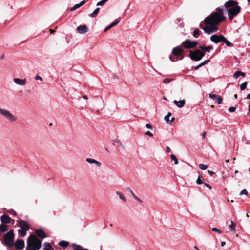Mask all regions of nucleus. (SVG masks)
I'll use <instances>...</instances> for the list:
<instances>
[{
	"instance_id": "1",
	"label": "nucleus",
	"mask_w": 250,
	"mask_h": 250,
	"mask_svg": "<svg viewBox=\"0 0 250 250\" xmlns=\"http://www.w3.org/2000/svg\"><path fill=\"white\" fill-rule=\"evenodd\" d=\"M225 18L223 16V10L222 8L218 7L216 11L212 13L210 15L206 18L204 20L206 26L203 30L206 33L210 34L218 31V25L224 21Z\"/></svg>"
},
{
	"instance_id": "2",
	"label": "nucleus",
	"mask_w": 250,
	"mask_h": 250,
	"mask_svg": "<svg viewBox=\"0 0 250 250\" xmlns=\"http://www.w3.org/2000/svg\"><path fill=\"white\" fill-rule=\"evenodd\" d=\"M226 8H229L228 10V17L229 20L233 19L240 11L241 7L238 5V3L235 1L229 0L225 3Z\"/></svg>"
},
{
	"instance_id": "3",
	"label": "nucleus",
	"mask_w": 250,
	"mask_h": 250,
	"mask_svg": "<svg viewBox=\"0 0 250 250\" xmlns=\"http://www.w3.org/2000/svg\"><path fill=\"white\" fill-rule=\"evenodd\" d=\"M15 235L13 230H10L4 236V240L5 245L9 247H12L14 245Z\"/></svg>"
},
{
	"instance_id": "4",
	"label": "nucleus",
	"mask_w": 250,
	"mask_h": 250,
	"mask_svg": "<svg viewBox=\"0 0 250 250\" xmlns=\"http://www.w3.org/2000/svg\"><path fill=\"white\" fill-rule=\"evenodd\" d=\"M189 57L194 61H199L205 56V53L199 49L189 51Z\"/></svg>"
},
{
	"instance_id": "5",
	"label": "nucleus",
	"mask_w": 250,
	"mask_h": 250,
	"mask_svg": "<svg viewBox=\"0 0 250 250\" xmlns=\"http://www.w3.org/2000/svg\"><path fill=\"white\" fill-rule=\"evenodd\" d=\"M27 241H29L30 245L34 248V249L38 250L41 248L42 241L38 239L34 235H30Z\"/></svg>"
},
{
	"instance_id": "6",
	"label": "nucleus",
	"mask_w": 250,
	"mask_h": 250,
	"mask_svg": "<svg viewBox=\"0 0 250 250\" xmlns=\"http://www.w3.org/2000/svg\"><path fill=\"white\" fill-rule=\"evenodd\" d=\"M0 114L10 122H14L17 120V117L5 109L0 107Z\"/></svg>"
},
{
	"instance_id": "7",
	"label": "nucleus",
	"mask_w": 250,
	"mask_h": 250,
	"mask_svg": "<svg viewBox=\"0 0 250 250\" xmlns=\"http://www.w3.org/2000/svg\"><path fill=\"white\" fill-rule=\"evenodd\" d=\"M184 52V50L181 49L179 46H176L173 48L172 50V53L173 55L176 56V57L174 58L171 56H169V59L172 62H174L177 61L179 59L177 58V57L180 56L183 54Z\"/></svg>"
},
{
	"instance_id": "8",
	"label": "nucleus",
	"mask_w": 250,
	"mask_h": 250,
	"mask_svg": "<svg viewBox=\"0 0 250 250\" xmlns=\"http://www.w3.org/2000/svg\"><path fill=\"white\" fill-rule=\"evenodd\" d=\"M198 44V42L197 41L187 39L182 42V45L187 49H191L195 48Z\"/></svg>"
},
{
	"instance_id": "9",
	"label": "nucleus",
	"mask_w": 250,
	"mask_h": 250,
	"mask_svg": "<svg viewBox=\"0 0 250 250\" xmlns=\"http://www.w3.org/2000/svg\"><path fill=\"white\" fill-rule=\"evenodd\" d=\"M210 39L212 42L217 44L223 42V39H224V36L221 34L213 35L210 37Z\"/></svg>"
},
{
	"instance_id": "10",
	"label": "nucleus",
	"mask_w": 250,
	"mask_h": 250,
	"mask_svg": "<svg viewBox=\"0 0 250 250\" xmlns=\"http://www.w3.org/2000/svg\"><path fill=\"white\" fill-rule=\"evenodd\" d=\"M19 227L25 231H28L30 229V226L24 220H21L19 223Z\"/></svg>"
},
{
	"instance_id": "11",
	"label": "nucleus",
	"mask_w": 250,
	"mask_h": 250,
	"mask_svg": "<svg viewBox=\"0 0 250 250\" xmlns=\"http://www.w3.org/2000/svg\"><path fill=\"white\" fill-rule=\"evenodd\" d=\"M14 246L17 250H22L25 246L24 241L22 239H18L14 243Z\"/></svg>"
},
{
	"instance_id": "12",
	"label": "nucleus",
	"mask_w": 250,
	"mask_h": 250,
	"mask_svg": "<svg viewBox=\"0 0 250 250\" xmlns=\"http://www.w3.org/2000/svg\"><path fill=\"white\" fill-rule=\"evenodd\" d=\"M209 97L214 100L217 104H220L222 102V98L214 94H209Z\"/></svg>"
},
{
	"instance_id": "13",
	"label": "nucleus",
	"mask_w": 250,
	"mask_h": 250,
	"mask_svg": "<svg viewBox=\"0 0 250 250\" xmlns=\"http://www.w3.org/2000/svg\"><path fill=\"white\" fill-rule=\"evenodd\" d=\"M36 235L40 238L44 239L46 237L45 232L42 229H36L35 231Z\"/></svg>"
},
{
	"instance_id": "14",
	"label": "nucleus",
	"mask_w": 250,
	"mask_h": 250,
	"mask_svg": "<svg viewBox=\"0 0 250 250\" xmlns=\"http://www.w3.org/2000/svg\"><path fill=\"white\" fill-rule=\"evenodd\" d=\"M14 82L18 85L23 86L26 84V80L21 79L20 78H15L13 79Z\"/></svg>"
},
{
	"instance_id": "15",
	"label": "nucleus",
	"mask_w": 250,
	"mask_h": 250,
	"mask_svg": "<svg viewBox=\"0 0 250 250\" xmlns=\"http://www.w3.org/2000/svg\"><path fill=\"white\" fill-rule=\"evenodd\" d=\"M77 30L80 34H84L88 31V28L86 25H80L77 27Z\"/></svg>"
},
{
	"instance_id": "16",
	"label": "nucleus",
	"mask_w": 250,
	"mask_h": 250,
	"mask_svg": "<svg viewBox=\"0 0 250 250\" xmlns=\"http://www.w3.org/2000/svg\"><path fill=\"white\" fill-rule=\"evenodd\" d=\"M11 218L6 215H3L1 216L0 220L3 224H9L11 221Z\"/></svg>"
},
{
	"instance_id": "17",
	"label": "nucleus",
	"mask_w": 250,
	"mask_h": 250,
	"mask_svg": "<svg viewBox=\"0 0 250 250\" xmlns=\"http://www.w3.org/2000/svg\"><path fill=\"white\" fill-rule=\"evenodd\" d=\"M86 161L90 164H95L97 167H100L101 166V162L92 158H87L85 159Z\"/></svg>"
},
{
	"instance_id": "18",
	"label": "nucleus",
	"mask_w": 250,
	"mask_h": 250,
	"mask_svg": "<svg viewBox=\"0 0 250 250\" xmlns=\"http://www.w3.org/2000/svg\"><path fill=\"white\" fill-rule=\"evenodd\" d=\"M173 103L179 108H182L184 107L185 104V101L184 100H180L179 101L174 100Z\"/></svg>"
},
{
	"instance_id": "19",
	"label": "nucleus",
	"mask_w": 250,
	"mask_h": 250,
	"mask_svg": "<svg viewBox=\"0 0 250 250\" xmlns=\"http://www.w3.org/2000/svg\"><path fill=\"white\" fill-rule=\"evenodd\" d=\"M199 48L201 49L203 52L204 51H207L209 52L211 50L213 49V47L211 45L208 46H205L203 45H200L199 46Z\"/></svg>"
},
{
	"instance_id": "20",
	"label": "nucleus",
	"mask_w": 250,
	"mask_h": 250,
	"mask_svg": "<svg viewBox=\"0 0 250 250\" xmlns=\"http://www.w3.org/2000/svg\"><path fill=\"white\" fill-rule=\"evenodd\" d=\"M119 21H117V20L115 21L112 23L111 24H110L109 26H107L104 30V32H106L109 29L111 28L112 27H114V26L116 25L119 22Z\"/></svg>"
},
{
	"instance_id": "21",
	"label": "nucleus",
	"mask_w": 250,
	"mask_h": 250,
	"mask_svg": "<svg viewBox=\"0 0 250 250\" xmlns=\"http://www.w3.org/2000/svg\"><path fill=\"white\" fill-rule=\"evenodd\" d=\"M210 60H207L204 61L203 62L200 63L199 65H198L195 67H194V69L196 70H198L199 68H200V67H202L203 66L208 63L209 62H210Z\"/></svg>"
},
{
	"instance_id": "22",
	"label": "nucleus",
	"mask_w": 250,
	"mask_h": 250,
	"mask_svg": "<svg viewBox=\"0 0 250 250\" xmlns=\"http://www.w3.org/2000/svg\"><path fill=\"white\" fill-rule=\"evenodd\" d=\"M242 76V77H245L246 75L245 73L244 72H242L241 71H237L235 72V73L233 75V77L235 79H237L239 76Z\"/></svg>"
},
{
	"instance_id": "23",
	"label": "nucleus",
	"mask_w": 250,
	"mask_h": 250,
	"mask_svg": "<svg viewBox=\"0 0 250 250\" xmlns=\"http://www.w3.org/2000/svg\"><path fill=\"white\" fill-rule=\"evenodd\" d=\"M100 10V8H99V7L96 8L94 10V11L92 13L90 14L89 15V16L90 17H92V18L96 17L97 16V14H98V13L99 12Z\"/></svg>"
},
{
	"instance_id": "24",
	"label": "nucleus",
	"mask_w": 250,
	"mask_h": 250,
	"mask_svg": "<svg viewBox=\"0 0 250 250\" xmlns=\"http://www.w3.org/2000/svg\"><path fill=\"white\" fill-rule=\"evenodd\" d=\"M7 231V226L6 225L2 223L0 225V231L2 233H4Z\"/></svg>"
},
{
	"instance_id": "25",
	"label": "nucleus",
	"mask_w": 250,
	"mask_h": 250,
	"mask_svg": "<svg viewBox=\"0 0 250 250\" xmlns=\"http://www.w3.org/2000/svg\"><path fill=\"white\" fill-rule=\"evenodd\" d=\"M43 250H53V249L49 243L46 242L44 244Z\"/></svg>"
},
{
	"instance_id": "26",
	"label": "nucleus",
	"mask_w": 250,
	"mask_h": 250,
	"mask_svg": "<svg viewBox=\"0 0 250 250\" xmlns=\"http://www.w3.org/2000/svg\"><path fill=\"white\" fill-rule=\"evenodd\" d=\"M116 194L119 196V198L121 200L123 201L124 202H126V199L125 197L123 194V193L120 191H117L116 192Z\"/></svg>"
},
{
	"instance_id": "27",
	"label": "nucleus",
	"mask_w": 250,
	"mask_h": 250,
	"mask_svg": "<svg viewBox=\"0 0 250 250\" xmlns=\"http://www.w3.org/2000/svg\"><path fill=\"white\" fill-rule=\"evenodd\" d=\"M127 190H128L130 193V194H131V195L133 197V198L134 199H135L136 200H137V201L140 202H142V201L138 197H137L135 194L134 193H133V192L132 191V190L129 188H127L126 189Z\"/></svg>"
},
{
	"instance_id": "28",
	"label": "nucleus",
	"mask_w": 250,
	"mask_h": 250,
	"mask_svg": "<svg viewBox=\"0 0 250 250\" xmlns=\"http://www.w3.org/2000/svg\"><path fill=\"white\" fill-rule=\"evenodd\" d=\"M72 249L74 250H83V248L80 245H77L75 243L72 244Z\"/></svg>"
},
{
	"instance_id": "29",
	"label": "nucleus",
	"mask_w": 250,
	"mask_h": 250,
	"mask_svg": "<svg viewBox=\"0 0 250 250\" xmlns=\"http://www.w3.org/2000/svg\"><path fill=\"white\" fill-rule=\"evenodd\" d=\"M69 244L68 242L62 240L59 243V245L62 247H66L69 245Z\"/></svg>"
},
{
	"instance_id": "30",
	"label": "nucleus",
	"mask_w": 250,
	"mask_h": 250,
	"mask_svg": "<svg viewBox=\"0 0 250 250\" xmlns=\"http://www.w3.org/2000/svg\"><path fill=\"white\" fill-rule=\"evenodd\" d=\"M26 231H25V230H24L23 229H19L18 231V234L20 236H21L22 237H24V236H25L26 235V234H27L26 233Z\"/></svg>"
},
{
	"instance_id": "31",
	"label": "nucleus",
	"mask_w": 250,
	"mask_h": 250,
	"mask_svg": "<svg viewBox=\"0 0 250 250\" xmlns=\"http://www.w3.org/2000/svg\"><path fill=\"white\" fill-rule=\"evenodd\" d=\"M223 42H224L227 46L230 47L233 45V44L229 41L227 40L224 36Z\"/></svg>"
},
{
	"instance_id": "32",
	"label": "nucleus",
	"mask_w": 250,
	"mask_h": 250,
	"mask_svg": "<svg viewBox=\"0 0 250 250\" xmlns=\"http://www.w3.org/2000/svg\"><path fill=\"white\" fill-rule=\"evenodd\" d=\"M193 36L194 38H198L200 36V30L198 29H196L193 33Z\"/></svg>"
},
{
	"instance_id": "33",
	"label": "nucleus",
	"mask_w": 250,
	"mask_h": 250,
	"mask_svg": "<svg viewBox=\"0 0 250 250\" xmlns=\"http://www.w3.org/2000/svg\"><path fill=\"white\" fill-rule=\"evenodd\" d=\"M114 142L117 144L118 146L120 147H121L122 149H125V146L119 140H115Z\"/></svg>"
},
{
	"instance_id": "34",
	"label": "nucleus",
	"mask_w": 250,
	"mask_h": 250,
	"mask_svg": "<svg viewBox=\"0 0 250 250\" xmlns=\"http://www.w3.org/2000/svg\"><path fill=\"white\" fill-rule=\"evenodd\" d=\"M26 250H37L36 249H34V248L32 247L29 241H27V246L26 248Z\"/></svg>"
},
{
	"instance_id": "35",
	"label": "nucleus",
	"mask_w": 250,
	"mask_h": 250,
	"mask_svg": "<svg viewBox=\"0 0 250 250\" xmlns=\"http://www.w3.org/2000/svg\"><path fill=\"white\" fill-rule=\"evenodd\" d=\"M199 167L201 170H205L208 168V166L207 165L200 164L199 165Z\"/></svg>"
},
{
	"instance_id": "36",
	"label": "nucleus",
	"mask_w": 250,
	"mask_h": 250,
	"mask_svg": "<svg viewBox=\"0 0 250 250\" xmlns=\"http://www.w3.org/2000/svg\"><path fill=\"white\" fill-rule=\"evenodd\" d=\"M236 227V223L233 221L231 222V225L229 226V229L231 231H234Z\"/></svg>"
},
{
	"instance_id": "37",
	"label": "nucleus",
	"mask_w": 250,
	"mask_h": 250,
	"mask_svg": "<svg viewBox=\"0 0 250 250\" xmlns=\"http://www.w3.org/2000/svg\"><path fill=\"white\" fill-rule=\"evenodd\" d=\"M109 0H102L97 3V6H103Z\"/></svg>"
},
{
	"instance_id": "38",
	"label": "nucleus",
	"mask_w": 250,
	"mask_h": 250,
	"mask_svg": "<svg viewBox=\"0 0 250 250\" xmlns=\"http://www.w3.org/2000/svg\"><path fill=\"white\" fill-rule=\"evenodd\" d=\"M247 85V82H244L240 85V89L241 90H244L246 88Z\"/></svg>"
},
{
	"instance_id": "39",
	"label": "nucleus",
	"mask_w": 250,
	"mask_h": 250,
	"mask_svg": "<svg viewBox=\"0 0 250 250\" xmlns=\"http://www.w3.org/2000/svg\"><path fill=\"white\" fill-rule=\"evenodd\" d=\"M170 156H171V159L174 161V164L175 165L178 164V159H177L176 156L174 154H171Z\"/></svg>"
},
{
	"instance_id": "40",
	"label": "nucleus",
	"mask_w": 250,
	"mask_h": 250,
	"mask_svg": "<svg viewBox=\"0 0 250 250\" xmlns=\"http://www.w3.org/2000/svg\"><path fill=\"white\" fill-rule=\"evenodd\" d=\"M171 113L168 112L167 114L165 117L164 119L166 122L168 123L169 121V117L171 116Z\"/></svg>"
},
{
	"instance_id": "41",
	"label": "nucleus",
	"mask_w": 250,
	"mask_h": 250,
	"mask_svg": "<svg viewBox=\"0 0 250 250\" xmlns=\"http://www.w3.org/2000/svg\"><path fill=\"white\" fill-rule=\"evenodd\" d=\"M173 81V79L166 78V79H164L163 83L167 84V83H168Z\"/></svg>"
},
{
	"instance_id": "42",
	"label": "nucleus",
	"mask_w": 250,
	"mask_h": 250,
	"mask_svg": "<svg viewBox=\"0 0 250 250\" xmlns=\"http://www.w3.org/2000/svg\"><path fill=\"white\" fill-rule=\"evenodd\" d=\"M79 7H80L79 4H76L74 6L71 7L70 10L71 11H73L79 8Z\"/></svg>"
},
{
	"instance_id": "43",
	"label": "nucleus",
	"mask_w": 250,
	"mask_h": 250,
	"mask_svg": "<svg viewBox=\"0 0 250 250\" xmlns=\"http://www.w3.org/2000/svg\"><path fill=\"white\" fill-rule=\"evenodd\" d=\"M212 230L213 231H214V232H216L219 234H221V231L219 229H218L217 228H212Z\"/></svg>"
},
{
	"instance_id": "44",
	"label": "nucleus",
	"mask_w": 250,
	"mask_h": 250,
	"mask_svg": "<svg viewBox=\"0 0 250 250\" xmlns=\"http://www.w3.org/2000/svg\"><path fill=\"white\" fill-rule=\"evenodd\" d=\"M196 183L198 185H200V184H203V181L201 180L200 176H198V177L196 180Z\"/></svg>"
},
{
	"instance_id": "45",
	"label": "nucleus",
	"mask_w": 250,
	"mask_h": 250,
	"mask_svg": "<svg viewBox=\"0 0 250 250\" xmlns=\"http://www.w3.org/2000/svg\"><path fill=\"white\" fill-rule=\"evenodd\" d=\"M248 194V191H247L246 189H243L242 190L241 192L240 193V195H247Z\"/></svg>"
},
{
	"instance_id": "46",
	"label": "nucleus",
	"mask_w": 250,
	"mask_h": 250,
	"mask_svg": "<svg viewBox=\"0 0 250 250\" xmlns=\"http://www.w3.org/2000/svg\"><path fill=\"white\" fill-rule=\"evenodd\" d=\"M236 107H230L229 109V111L230 112H233L235 111Z\"/></svg>"
},
{
	"instance_id": "47",
	"label": "nucleus",
	"mask_w": 250,
	"mask_h": 250,
	"mask_svg": "<svg viewBox=\"0 0 250 250\" xmlns=\"http://www.w3.org/2000/svg\"><path fill=\"white\" fill-rule=\"evenodd\" d=\"M146 127L151 130L153 129L152 126L149 123H147L146 124Z\"/></svg>"
},
{
	"instance_id": "48",
	"label": "nucleus",
	"mask_w": 250,
	"mask_h": 250,
	"mask_svg": "<svg viewBox=\"0 0 250 250\" xmlns=\"http://www.w3.org/2000/svg\"><path fill=\"white\" fill-rule=\"evenodd\" d=\"M145 134L146 135H147V136H150V137H153V134H152L151 132H150L149 131H146V132L145 133Z\"/></svg>"
},
{
	"instance_id": "49",
	"label": "nucleus",
	"mask_w": 250,
	"mask_h": 250,
	"mask_svg": "<svg viewBox=\"0 0 250 250\" xmlns=\"http://www.w3.org/2000/svg\"><path fill=\"white\" fill-rule=\"evenodd\" d=\"M205 185L206 187H207L209 190H211L212 189V187L209 184H208V183H205Z\"/></svg>"
},
{
	"instance_id": "50",
	"label": "nucleus",
	"mask_w": 250,
	"mask_h": 250,
	"mask_svg": "<svg viewBox=\"0 0 250 250\" xmlns=\"http://www.w3.org/2000/svg\"><path fill=\"white\" fill-rule=\"evenodd\" d=\"M35 79L36 80H40V81H42V78L41 77H40V76H39L38 75H37L35 76Z\"/></svg>"
},
{
	"instance_id": "51",
	"label": "nucleus",
	"mask_w": 250,
	"mask_h": 250,
	"mask_svg": "<svg viewBox=\"0 0 250 250\" xmlns=\"http://www.w3.org/2000/svg\"><path fill=\"white\" fill-rule=\"evenodd\" d=\"M208 173L211 176H212L213 174H214V172L212 171H211V170H208Z\"/></svg>"
},
{
	"instance_id": "52",
	"label": "nucleus",
	"mask_w": 250,
	"mask_h": 250,
	"mask_svg": "<svg viewBox=\"0 0 250 250\" xmlns=\"http://www.w3.org/2000/svg\"><path fill=\"white\" fill-rule=\"evenodd\" d=\"M86 3V1L85 0H83L79 4L80 7L82 6V5H84L85 3Z\"/></svg>"
},
{
	"instance_id": "53",
	"label": "nucleus",
	"mask_w": 250,
	"mask_h": 250,
	"mask_svg": "<svg viewBox=\"0 0 250 250\" xmlns=\"http://www.w3.org/2000/svg\"><path fill=\"white\" fill-rule=\"evenodd\" d=\"M166 148L167 152H170L171 151V149L169 147L167 146Z\"/></svg>"
},
{
	"instance_id": "54",
	"label": "nucleus",
	"mask_w": 250,
	"mask_h": 250,
	"mask_svg": "<svg viewBox=\"0 0 250 250\" xmlns=\"http://www.w3.org/2000/svg\"><path fill=\"white\" fill-rule=\"evenodd\" d=\"M174 120H175V118L174 117H172L171 118V120H169V122H170V123H172V122H174Z\"/></svg>"
},
{
	"instance_id": "55",
	"label": "nucleus",
	"mask_w": 250,
	"mask_h": 250,
	"mask_svg": "<svg viewBox=\"0 0 250 250\" xmlns=\"http://www.w3.org/2000/svg\"><path fill=\"white\" fill-rule=\"evenodd\" d=\"M225 244H226V242H224V241H222V242H221V246L222 247L224 246L225 245Z\"/></svg>"
},
{
	"instance_id": "56",
	"label": "nucleus",
	"mask_w": 250,
	"mask_h": 250,
	"mask_svg": "<svg viewBox=\"0 0 250 250\" xmlns=\"http://www.w3.org/2000/svg\"><path fill=\"white\" fill-rule=\"evenodd\" d=\"M206 132L204 131L203 133V138H205L206 137Z\"/></svg>"
},
{
	"instance_id": "57",
	"label": "nucleus",
	"mask_w": 250,
	"mask_h": 250,
	"mask_svg": "<svg viewBox=\"0 0 250 250\" xmlns=\"http://www.w3.org/2000/svg\"><path fill=\"white\" fill-rule=\"evenodd\" d=\"M83 98L84 99L86 100L88 99V97H87V96H86V95L83 96Z\"/></svg>"
},
{
	"instance_id": "58",
	"label": "nucleus",
	"mask_w": 250,
	"mask_h": 250,
	"mask_svg": "<svg viewBox=\"0 0 250 250\" xmlns=\"http://www.w3.org/2000/svg\"><path fill=\"white\" fill-rule=\"evenodd\" d=\"M247 98L250 99V93L247 95Z\"/></svg>"
},
{
	"instance_id": "59",
	"label": "nucleus",
	"mask_w": 250,
	"mask_h": 250,
	"mask_svg": "<svg viewBox=\"0 0 250 250\" xmlns=\"http://www.w3.org/2000/svg\"><path fill=\"white\" fill-rule=\"evenodd\" d=\"M50 32L51 33H53L54 32V30H53V29H50Z\"/></svg>"
},
{
	"instance_id": "60",
	"label": "nucleus",
	"mask_w": 250,
	"mask_h": 250,
	"mask_svg": "<svg viewBox=\"0 0 250 250\" xmlns=\"http://www.w3.org/2000/svg\"><path fill=\"white\" fill-rule=\"evenodd\" d=\"M12 211L13 212V214L16 216V212L14 210H12Z\"/></svg>"
},
{
	"instance_id": "61",
	"label": "nucleus",
	"mask_w": 250,
	"mask_h": 250,
	"mask_svg": "<svg viewBox=\"0 0 250 250\" xmlns=\"http://www.w3.org/2000/svg\"><path fill=\"white\" fill-rule=\"evenodd\" d=\"M234 96L235 99H237V94H235Z\"/></svg>"
},
{
	"instance_id": "62",
	"label": "nucleus",
	"mask_w": 250,
	"mask_h": 250,
	"mask_svg": "<svg viewBox=\"0 0 250 250\" xmlns=\"http://www.w3.org/2000/svg\"><path fill=\"white\" fill-rule=\"evenodd\" d=\"M86 106L88 105V102L86 101V103L84 104Z\"/></svg>"
},
{
	"instance_id": "63",
	"label": "nucleus",
	"mask_w": 250,
	"mask_h": 250,
	"mask_svg": "<svg viewBox=\"0 0 250 250\" xmlns=\"http://www.w3.org/2000/svg\"><path fill=\"white\" fill-rule=\"evenodd\" d=\"M249 111L250 112V103L249 104Z\"/></svg>"
},
{
	"instance_id": "64",
	"label": "nucleus",
	"mask_w": 250,
	"mask_h": 250,
	"mask_svg": "<svg viewBox=\"0 0 250 250\" xmlns=\"http://www.w3.org/2000/svg\"><path fill=\"white\" fill-rule=\"evenodd\" d=\"M238 172V171L237 170H236L235 171V173H237Z\"/></svg>"
}]
</instances>
